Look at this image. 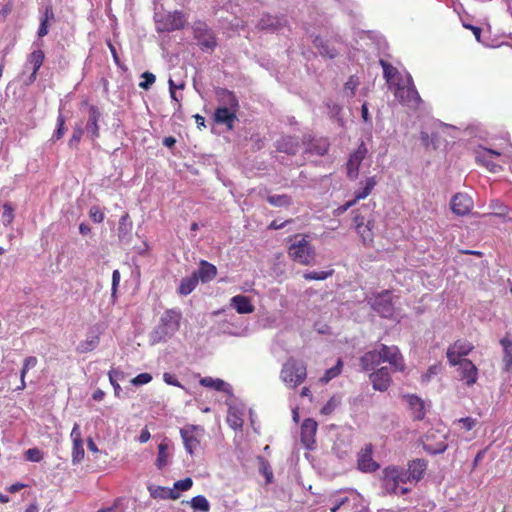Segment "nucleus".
<instances>
[{"instance_id": "f257e3e1", "label": "nucleus", "mask_w": 512, "mask_h": 512, "mask_svg": "<svg viewBox=\"0 0 512 512\" xmlns=\"http://www.w3.org/2000/svg\"><path fill=\"white\" fill-rule=\"evenodd\" d=\"M182 312L179 308L166 309L160 316L158 324L149 333L151 345L165 343L180 329Z\"/></svg>"}, {"instance_id": "f03ea898", "label": "nucleus", "mask_w": 512, "mask_h": 512, "mask_svg": "<svg viewBox=\"0 0 512 512\" xmlns=\"http://www.w3.org/2000/svg\"><path fill=\"white\" fill-rule=\"evenodd\" d=\"M307 377L306 364L298 359L290 357L283 364L280 378L289 388H296L301 385Z\"/></svg>"}, {"instance_id": "7ed1b4c3", "label": "nucleus", "mask_w": 512, "mask_h": 512, "mask_svg": "<svg viewBox=\"0 0 512 512\" xmlns=\"http://www.w3.org/2000/svg\"><path fill=\"white\" fill-rule=\"evenodd\" d=\"M157 32H173L184 29L187 24V16L179 10L164 13H155Z\"/></svg>"}, {"instance_id": "20e7f679", "label": "nucleus", "mask_w": 512, "mask_h": 512, "mask_svg": "<svg viewBox=\"0 0 512 512\" xmlns=\"http://www.w3.org/2000/svg\"><path fill=\"white\" fill-rule=\"evenodd\" d=\"M193 38L203 52L212 53L218 46L215 32L205 21L197 20L192 25Z\"/></svg>"}, {"instance_id": "39448f33", "label": "nucleus", "mask_w": 512, "mask_h": 512, "mask_svg": "<svg viewBox=\"0 0 512 512\" xmlns=\"http://www.w3.org/2000/svg\"><path fill=\"white\" fill-rule=\"evenodd\" d=\"M367 304L381 318L390 319L394 315V303L392 301V293L389 290H383L366 298Z\"/></svg>"}, {"instance_id": "423d86ee", "label": "nucleus", "mask_w": 512, "mask_h": 512, "mask_svg": "<svg viewBox=\"0 0 512 512\" xmlns=\"http://www.w3.org/2000/svg\"><path fill=\"white\" fill-rule=\"evenodd\" d=\"M289 256L302 265H310L315 259L314 247L304 238L295 240L288 249Z\"/></svg>"}, {"instance_id": "0eeeda50", "label": "nucleus", "mask_w": 512, "mask_h": 512, "mask_svg": "<svg viewBox=\"0 0 512 512\" xmlns=\"http://www.w3.org/2000/svg\"><path fill=\"white\" fill-rule=\"evenodd\" d=\"M204 434V429L198 425L188 424L180 429V435L183 440L184 448L190 455L200 445V437Z\"/></svg>"}, {"instance_id": "6e6552de", "label": "nucleus", "mask_w": 512, "mask_h": 512, "mask_svg": "<svg viewBox=\"0 0 512 512\" xmlns=\"http://www.w3.org/2000/svg\"><path fill=\"white\" fill-rule=\"evenodd\" d=\"M378 348L383 362H388L394 371L403 372L405 370V362L397 346L380 344Z\"/></svg>"}, {"instance_id": "1a4fd4ad", "label": "nucleus", "mask_w": 512, "mask_h": 512, "mask_svg": "<svg viewBox=\"0 0 512 512\" xmlns=\"http://www.w3.org/2000/svg\"><path fill=\"white\" fill-rule=\"evenodd\" d=\"M368 149L363 141L357 149L350 155L347 161V176L351 180H355L359 175V167L363 159L366 157Z\"/></svg>"}, {"instance_id": "9d476101", "label": "nucleus", "mask_w": 512, "mask_h": 512, "mask_svg": "<svg viewBox=\"0 0 512 512\" xmlns=\"http://www.w3.org/2000/svg\"><path fill=\"white\" fill-rule=\"evenodd\" d=\"M373 446L366 444L357 455L358 469L365 473H372L379 469L380 465L373 460Z\"/></svg>"}, {"instance_id": "9b49d317", "label": "nucleus", "mask_w": 512, "mask_h": 512, "mask_svg": "<svg viewBox=\"0 0 512 512\" xmlns=\"http://www.w3.org/2000/svg\"><path fill=\"white\" fill-rule=\"evenodd\" d=\"M287 18L284 15H272L265 13L258 21L257 28L268 32H277L287 25Z\"/></svg>"}, {"instance_id": "f8f14e48", "label": "nucleus", "mask_w": 512, "mask_h": 512, "mask_svg": "<svg viewBox=\"0 0 512 512\" xmlns=\"http://www.w3.org/2000/svg\"><path fill=\"white\" fill-rule=\"evenodd\" d=\"M317 427V422L312 418L305 419L301 425V443L308 450H312L314 448Z\"/></svg>"}, {"instance_id": "ddd939ff", "label": "nucleus", "mask_w": 512, "mask_h": 512, "mask_svg": "<svg viewBox=\"0 0 512 512\" xmlns=\"http://www.w3.org/2000/svg\"><path fill=\"white\" fill-rule=\"evenodd\" d=\"M101 117L102 112L97 106H88V118L84 130L92 140H95L100 136L98 122L101 119Z\"/></svg>"}, {"instance_id": "4468645a", "label": "nucleus", "mask_w": 512, "mask_h": 512, "mask_svg": "<svg viewBox=\"0 0 512 512\" xmlns=\"http://www.w3.org/2000/svg\"><path fill=\"white\" fill-rule=\"evenodd\" d=\"M369 379L372 383L373 389L380 392L388 390L392 383L389 369L387 367H381L373 371L369 375Z\"/></svg>"}, {"instance_id": "2eb2a0df", "label": "nucleus", "mask_w": 512, "mask_h": 512, "mask_svg": "<svg viewBox=\"0 0 512 512\" xmlns=\"http://www.w3.org/2000/svg\"><path fill=\"white\" fill-rule=\"evenodd\" d=\"M472 205L471 197L463 193L455 194L450 202L452 212L459 216L469 214L472 209Z\"/></svg>"}, {"instance_id": "dca6fc26", "label": "nucleus", "mask_w": 512, "mask_h": 512, "mask_svg": "<svg viewBox=\"0 0 512 512\" xmlns=\"http://www.w3.org/2000/svg\"><path fill=\"white\" fill-rule=\"evenodd\" d=\"M275 147L278 152L287 155H296L300 150V140L297 136L285 135L275 142Z\"/></svg>"}, {"instance_id": "f3484780", "label": "nucleus", "mask_w": 512, "mask_h": 512, "mask_svg": "<svg viewBox=\"0 0 512 512\" xmlns=\"http://www.w3.org/2000/svg\"><path fill=\"white\" fill-rule=\"evenodd\" d=\"M394 95L400 102L405 104H410L412 102L418 103L421 98L419 96L418 91L416 90L414 83H411V86H401L398 84L394 91Z\"/></svg>"}, {"instance_id": "a211bd4d", "label": "nucleus", "mask_w": 512, "mask_h": 512, "mask_svg": "<svg viewBox=\"0 0 512 512\" xmlns=\"http://www.w3.org/2000/svg\"><path fill=\"white\" fill-rule=\"evenodd\" d=\"M381 363H383V358H381L379 348L367 351L360 358V366L363 371H372Z\"/></svg>"}, {"instance_id": "6ab92c4d", "label": "nucleus", "mask_w": 512, "mask_h": 512, "mask_svg": "<svg viewBox=\"0 0 512 512\" xmlns=\"http://www.w3.org/2000/svg\"><path fill=\"white\" fill-rule=\"evenodd\" d=\"M45 59L44 52L38 48L36 50H33L27 57L26 66L28 64L32 65V73L28 78V84L33 83L37 78V73L42 66Z\"/></svg>"}, {"instance_id": "aec40b11", "label": "nucleus", "mask_w": 512, "mask_h": 512, "mask_svg": "<svg viewBox=\"0 0 512 512\" xmlns=\"http://www.w3.org/2000/svg\"><path fill=\"white\" fill-rule=\"evenodd\" d=\"M237 119L236 111L228 109V107H218L214 113V120L218 124L226 125L229 130L234 127Z\"/></svg>"}, {"instance_id": "412c9836", "label": "nucleus", "mask_w": 512, "mask_h": 512, "mask_svg": "<svg viewBox=\"0 0 512 512\" xmlns=\"http://www.w3.org/2000/svg\"><path fill=\"white\" fill-rule=\"evenodd\" d=\"M404 398L409 404L413 414V419L416 421L423 420L426 415L424 401L415 394L405 395Z\"/></svg>"}, {"instance_id": "4be33fe9", "label": "nucleus", "mask_w": 512, "mask_h": 512, "mask_svg": "<svg viewBox=\"0 0 512 512\" xmlns=\"http://www.w3.org/2000/svg\"><path fill=\"white\" fill-rule=\"evenodd\" d=\"M194 274L202 283H208L217 276V268L212 263H209L206 260H201L199 268L197 271H194Z\"/></svg>"}, {"instance_id": "5701e85b", "label": "nucleus", "mask_w": 512, "mask_h": 512, "mask_svg": "<svg viewBox=\"0 0 512 512\" xmlns=\"http://www.w3.org/2000/svg\"><path fill=\"white\" fill-rule=\"evenodd\" d=\"M459 369L461 371L462 379L466 381V384L468 386H471L476 382L478 377V369L472 363L471 360L463 358L461 360V365L459 366Z\"/></svg>"}, {"instance_id": "b1692460", "label": "nucleus", "mask_w": 512, "mask_h": 512, "mask_svg": "<svg viewBox=\"0 0 512 512\" xmlns=\"http://www.w3.org/2000/svg\"><path fill=\"white\" fill-rule=\"evenodd\" d=\"M216 96L218 101L220 102V107H228V109H232L236 111L239 107V101L234 94V92L226 89V88H217Z\"/></svg>"}, {"instance_id": "393cba45", "label": "nucleus", "mask_w": 512, "mask_h": 512, "mask_svg": "<svg viewBox=\"0 0 512 512\" xmlns=\"http://www.w3.org/2000/svg\"><path fill=\"white\" fill-rule=\"evenodd\" d=\"M133 223L128 213L121 216L118 225V238L122 243H128L132 236Z\"/></svg>"}, {"instance_id": "a878e982", "label": "nucleus", "mask_w": 512, "mask_h": 512, "mask_svg": "<svg viewBox=\"0 0 512 512\" xmlns=\"http://www.w3.org/2000/svg\"><path fill=\"white\" fill-rule=\"evenodd\" d=\"M428 462L425 459L417 458L409 462L408 464V475L413 481H420L427 469Z\"/></svg>"}, {"instance_id": "bb28decb", "label": "nucleus", "mask_w": 512, "mask_h": 512, "mask_svg": "<svg viewBox=\"0 0 512 512\" xmlns=\"http://www.w3.org/2000/svg\"><path fill=\"white\" fill-rule=\"evenodd\" d=\"M230 306L234 308L239 314H249L254 311L250 299L244 295H236L230 299Z\"/></svg>"}, {"instance_id": "cd10ccee", "label": "nucleus", "mask_w": 512, "mask_h": 512, "mask_svg": "<svg viewBox=\"0 0 512 512\" xmlns=\"http://www.w3.org/2000/svg\"><path fill=\"white\" fill-rule=\"evenodd\" d=\"M328 149L329 143L326 139H313L307 145L304 153L308 155L324 156L328 152Z\"/></svg>"}, {"instance_id": "c85d7f7f", "label": "nucleus", "mask_w": 512, "mask_h": 512, "mask_svg": "<svg viewBox=\"0 0 512 512\" xmlns=\"http://www.w3.org/2000/svg\"><path fill=\"white\" fill-rule=\"evenodd\" d=\"M200 385L207 387V388H212L216 391H223L230 396L233 395L231 386L221 379H214L212 377H203L200 379Z\"/></svg>"}, {"instance_id": "c756f323", "label": "nucleus", "mask_w": 512, "mask_h": 512, "mask_svg": "<svg viewBox=\"0 0 512 512\" xmlns=\"http://www.w3.org/2000/svg\"><path fill=\"white\" fill-rule=\"evenodd\" d=\"M312 42L322 57L334 59L338 55L337 50L333 46H330L329 43L324 41L320 36H315Z\"/></svg>"}, {"instance_id": "7c9ffc66", "label": "nucleus", "mask_w": 512, "mask_h": 512, "mask_svg": "<svg viewBox=\"0 0 512 512\" xmlns=\"http://www.w3.org/2000/svg\"><path fill=\"white\" fill-rule=\"evenodd\" d=\"M394 473L395 472L392 471L391 466H388L383 470L382 486L389 494H395L398 490V483L395 479Z\"/></svg>"}, {"instance_id": "2f4dec72", "label": "nucleus", "mask_w": 512, "mask_h": 512, "mask_svg": "<svg viewBox=\"0 0 512 512\" xmlns=\"http://www.w3.org/2000/svg\"><path fill=\"white\" fill-rule=\"evenodd\" d=\"M198 283L199 279L193 272L192 275L182 278L178 286L177 292L181 296H187L193 292V290L197 287Z\"/></svg>"}, {"instance_id": "473e14b6", "label": "nucleus", "mask_w": 512, "mask_h": 512, "mask_svg": "<svg viewBox=\"0 0 512 512\" xmlns=\"http://www.w3.org/2000/svg\"><path fill=\"white\" fill-rule=\"evenodd\" d=\"M168 449H169L168 439L164 438L161 441V443L158 445V453H157V458L155 461V466L159 470H162L164 467H166L168 465V457H169Z\"/></svg>"}, {"instance_id": "72a5a7b5", "label": "nucleus", "mask_w": 512, "mask_h": 512, "mask_svg": "<svg viewBox=\"0 0 512 512\" xmlns=\"http://www.w3.org/2000/svg\"><path fill=\"white\" fill-rule=\"evenodd\" d=\"M432 436L433 435L430 434L426 435V442L423 443V449L431 455L444 453L448 448V444L446 443V441L442 440L437 442L436 444L429 443V440Z\"/></svg>"}, {"instance_id": "f704fd0d", "label": "nucleus", "mask_w": 512, "mask_h": 512, "mask_svg": "<svg viewBox=\"0 0 512 512\" xmlns=\"http://www.w3.org/2000/svg\"><path fill=\"white\" fill-rule=\"evenodd\" d=\"M242 416V412L229 405L227 422L230 425V427H232L235 430L242 428L244 422Z\"/></svg>"}, {"instance_id": "c9c22d12", "label": "nucleus", "mask_w": 512, "mask_h": 512, "mask_svg": "<svg viewBox=\"0 0 512 512\" xmlns=\"http://www.w3.org/2000/svg\"><path fill=\"white\" fill-rule=\"evenodd\" d=\"M353 512H367L368 506L365 504L364 498L356 491L351 490L350 504Z\"/></svg>"}, {"instance_id": "e433bc0d", "label": "nucleus", "mask_w": 512, "mask_h": 512, "mask_svg": "<svg viewBox=\"0 0 512 512\" xmlns=\"http://www.w3.org/2000/svg\"><path fill=\"white\" fill-rule=\"evenodd\" d=\"M490 207L493 211L489 213L488 216H494L502 219L503 221L511 220L507 217L509 208L505 204L499 202L498 200H494L491 202Z\"/></svg>"}, {"instance_id": "4c0bfd02", "label": "nucleus", "mask_w": 512, "mask_h": 512, "mask_svg": "<svg viewBox=\"0 0 512 512\" xmlns=\"http://www.w3.org/2000/svg\"><path fill=\"white\" fill-rule=\"evenodd\" d=\"M500 344L503 347V363L505 365V370L508 371L512 365V341L504 337L500 340Z\"/></svg>"}, {"instance_id": "58836bf2", "label": "nucleus", "mask_w": 512, "mask_h": 512, "mask_svg": "<svg viewBox=\"0 0 512 512\" xmlns=\"http://www.w3.org/2000/svg\"><path fill=\"white\" fill-rule=\"evenodd\" d=\"M449 348L455 351L457 356L463 357L468 355L474 346L467 340H457Z\"/></svg>"}, {"instance_id": "ea45409f", "label": "nucleus", "mask_w": 512, "mask_h": 512, "mask_svg": "<svg viewBox=\"0 0 512 512\" xmlns=\"http://www.w3.org/2000/svg\"><path fill=\"white\" fill-rule=\"evenodd\" d=\"M109 381L114 388V394L116 397H120L122 391L118 381L124 379V373L118 369H111L108 373Z\"/></svg>"}, {"instance_id": "a19ab883", "label": "nucleus", "mask_w": 512, "mask_h": 512, "mask_svg": "<svg viewBox=\"0 0 512 512\" xmlns=\"http://www.w3.org/2000/svg\"><path fill=\"white\" fill-rule=\"evenodd\" d=\"M266 200L270 205L275 207H288L292 203L291 197L287 194L269 195Z\"/></svg>"}, {"instance_id": "79ce46f5", "label": "nucleus", "mask_w": 512, "mask_h": 512, "mask_svg": "<svg viewBox=\"0 0 512 512\" xmlns=\"http://www.w3.org/2000/svg\"><path fill=\"white\" fill-rule=\"evenodd\" d=\"M99 344V337L97 335H91L86 340L79 343L77 350L80 353H87L94 350Z\"/></svg>"}, {"instance_id": "37998d69", "label": "nucleus", "mask_w": 512, "mask_h": 512, "mask_svg": "<svg viewBox=\"0 0 512 512\" xmlns=\"http://www.w3.org/2000/svg\"><path fill=\"white\" fill-rule=\"evenodd\" d=\"M342 367L343 362L341 359H338L337 363L333 367L325 371L324 375L320 378V381L326 384L332 379L336 378L341 373Z\"/></svg>"}, {"instance_id": "c03bdc74", "label": "nucleus", "mask_w": 512, "mask_h": 512, "mask_svg": "<svg viewBox=\"0 0 512 512\" xmlns=\"http://www.w3.org/2000/svg\"><path fill=\"white\" fill-rule=\"evenodd\" d=\"M194 511L208 512L210 509L209 501L203 495H197L189 502Z\"/></svg>"}, {"instance_id": "a18cd8bd", "label": "nucleus", "mask_w": 512, "mask_h": 512, "mask_svg": "<svg viewBox=\"0 0 512 512\" xmlns=\"http://www.w3.org/2000/svg\"><path fill=\"white\" fill-rule=\"evenodd\" d=\"M376 184L377 181L375 176L368 177L365 180V184L362 190L355 193L356 200L359 201L361 199H365L371 193Z\"/></svg>"}, {"instance_id": "49530a36", "label": "nucleus", "mask_w": 512, "mask_h": 512, "mask_svg": "<svg viewBox=\"0 0 512 512\" xmlns=\"http://www.w3.org/2000/svg\"><path fill=\"white\" fill-rule=\"evenodd\" d=\"M84 129L81 123H78L74 128L71 138L68 141V146L71 149H78V144L84 134Z\"/></svg>"}, {"instance_id": "de8ad7c7", "label": "nucleus", "mask_w": 512, "mask_h": 512, "mask_svg": "<svg viewBox=\"0 0 512 512\" xmlns=\"http://www.w3.org/2000/svg\"><path fill=\"white\" fill-rule=\"evenodd\" d=\"M66 131H67V127H66V123H65V118H64L63 114L60 112L57 117V127L52 135L51 140L53 142L58 141L59 139H61L63 137V135L65 134Z\"/></svg>"}, {"instance_id": "09e8293b", "label": "nucleus", "mask_w": 512, "mask_h": 512, "mask_svg": "<svg viewBox=\"0 0 512 512\" xmlns=\"http://www.w3.org/2000/svg\"><path fill=\"white\" fill-rule=\"evenodd\" d=\"M392 467V471L395 472L394 476H395V479L397 481V483H407L409 481H413V479L410 477V475H408V470L407 469H404L402 467H398V466H391Z\"/></svg>"}, {"instance_id": "8fccbe9b", "label": "nucleus", "mask_w": 512, "mask_h": 512, "mask_svg": "<svg viewBox=\"0 0 512 512\" xmlns=\"http://www.w3.org/2000/svg\"><path fill=\"white\" fill-rule=\"evenodd\" d=\"M14 219V208L10 203H5L3 205V211L1 214V221L4 226H9Z\"/></svg>"}, {"instance_id": "3c124183", "label": "nucleus", "mask_w": 512, "mask_h": 512, "mask_svg": "<svg viewBox=\"0 0 512 512\" xmlns=\"http://www.w3.org/2000/svg\"><path fill=\"white\" fill-rule=\"evenodd\" d=\"M334 270L331 269L329 271H310L304 273L303 277L305 280H325L328 277L332 276Z\"/></svg>"}, {"instance_id": "603ef678", "label": "nucleus", "mask_w": 512, "mask_h": 512, "mask_svg": "<svg viewBox=\"0 0 512 512\" xmlns=\"http://www.w3.org/2000/svg\"><path fill=\"white\" fill-rule=\"evenodd\" d=\"M383 68V76L387 81H391L399 74L398 70L385 60H380Z\"/></svg>"}, {"instance_id": "864d4df0", "label": "nucleus", "mask_w": 512, "mask_h": 512, "mask_svg": "<svg viewBox=\"0 0 512 512\" xmlns=\"http://www.w3.org/2000/svg\"><path fill=\"white\" fill-rule=\"evenodd\" d=\"M83 458H84L83 442L73 443V450H72L73 464L80 463L83 460Z\"/></svg>"}, {"instance_id": "5fc2aeb1", "label": "nucleus", "mask_w": 512, "mask_h": 512, "mask_svg": "<svg viewBox=\"0 0 512 512\" xmlns=\"http://www.w3.org/2000/svg\"><path fill=\"white\" fill-rule=\"evenodd\" d=\"M124 498L119 497L116 498L111 506L100 508L97 512H124L125 507H123Z\"/></svg>"}, {"instance_id": "6e6d98bb", "label": "nucleus", "mask_w": 512, "mask_h": 512, "mask_svg": "<svg viewBox=\"0 0 512 512\" xmlns=\"http://www.w3.org/2000/svg\"><path fill=\"white\" fill-rule=\"evenodd\" d=\"M357 233L361 236L363 243L370 244L373 241V233L371 231V228H368V226H360L356 228Z\"/></svg>"}, {"instance_id": "4d7b16f0", "label": "nucleus", "mask_w": 512, "mask_h": 512, "mask_svg": "<svg viewBox=\"0 0 512 512\" xmlns=\"http://www.w3.org/2000/svg\"><path fill=\"white\" fill-rule=\"evenodd\" d=\"M37 358L34 356H29L24 359L23 367L20 371V378H25L28 370L34 368L37 365Z\"/></svg>"}, {"instance_id": "13d9d810", "label": "nucleus", "mask_w": 512, "mask_h": 512, "mask_svg": "<svg viewBox=\"0 0 512 512\" xmlns=\"http://www.w3.org/2000/svg\"><path fill=\"white\" fill-rule=\"evenodd\" d=\"M141 77L144 79L143 81H141L139 83V87L144 89V90H148L150 89V87L154 84L155 80H156V77L153 73L151 72H144Z\"/></svg>"}, {"instance_id": "bf43d9fd", "label": "nucleus", "mask_w": 512, "mask_h": 512, "mask_svg": "<svg viewBox=\"0 0 512 512\" xmlns=\"http://www.w3.org/2000/svg\"><path fill=\"white\" fill-rule=\"evenodd\" d=\"M25 458L31 462H40L43 459V453L38 448H30L25 451Z\"/></svg>"}, {"instance_id": "052dcab7", "label": "nucleus", "mask_w": 512, "mask_h": 512, "mask_svg": "<svg viewBox=\"0 0 512 512\" xmlns=\"http://www.w3.org/2000/svg\"><path fill=\"white\" fill-rule=\"evenodd\" d=\"M148 489L151 497L155 499H167L168 488L161 486H150Z\"/></svg>"}, {"instance_id": "680f3d73", "label": "nucleus", "mask_w": 512, "mask_h": 512, "mask_svg": "<svg viewBox=\"0 0 512 512\" xmlns=\"http://www.w3.org/2000/svg\"><path fill=\"white\" fill-rule=\"evenodd\" d=\"M89 217L95 223H101L104 220V213L98 206H92L89 210Z\"/></svg>"}, {"instance_id": "e2e57ef3", "label": "nucleus", "mask_w": 512, "mask_h": 512, "mask_svg": "<svg viewBox=\"0 0 512 512\" xmlns=\"http://www.w3.org/2000/svg\"><path fill=\"white\" fill-rule=\"evenodd\" d=\"M193 485V481L190 477L178 480L174 483V488L178 491H187Z\"/></svg>"}, {"instance_id": "0e129e2a", "label": "nucleus", "mask_w": 512, "mask_h": 512, "mask_svg": "<svg viewBox=\"0 0 512 512\" xmlns=\"http://www.w3.org/2000/svg\"><path fill=\"white\" fill-rule=\"evenodd\" d=\"M152 380V376L149 373H140L131 380V383L135 386L144 385Z\"/></svg>"}, {"instance_id": "69168bd1", "label": "nucleus", "mask_w": 512, "mask_h": 512, "mask_svg": "<svg viewBox=\"0 0 512 512\" xmlns=\"http://www.w3.org/2000/svg\"><path fill=\"white\" fill-rule=\"evenodd\" d=\"M448 362L451 366H460L461 365V356H457V353L452 349L448 348L446 353Z\"/></svg>"}, {"instance_id": "338daca9", "label": "nucleus", "mask_w": 512, "mask_h": 512, "mask_svg": "<svg viewBox=\"0 0 512 512\" xmlns=\"http://www.w3.org/2000/svg\"><path fill=\"white\" fill-rule=\"evenodd\" d=\"M339 401L332 397L321 409V413L323 415L331 414L335 408L338 406Z\"/></svg>"}, {"instance_id": "774afa93", "label": "nucleus", "mask_w": 512, "mask_h": 512, "mask_svg": "<svg viewBox=\"0 0 512 512\" xmlns=\"http://www.w3.org/2000/svg\"><path fill=\"white\" fill-rule=\"evenodd\" d=\"M163 380L168 385H172V386L184 389V386L178 381L176 376L171 373H168V372L164 373Z\"/></svg>"}]
</instances>
